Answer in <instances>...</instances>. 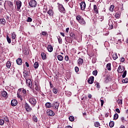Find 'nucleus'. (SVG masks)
I'll list each match as a JSON object with an SVG mask.
<instances>
[{"mask_svg":"<svg viewBox=\"0 0 128 128\" xmlns=\"http://www.w3.org/2000/svg\"><path fill=\"white\" fill-rule=\"evenodd\" d=\"M29 102L33 106H34L36 104V99L34 98H30L29 99Z\"/></svg>","mask_w":128,"mask_h":128,"instance_id":"1","label":"nucleus"},{"mask_svg":"<svg viewBox=\"0 0 128 128\" xmlns=\"http://www.w3.org/2000/svg\"><path fill=\"white\" fill-rule=\"evenodd\" d=\"M38 5V2L36 0H32L29 2V6H31V8H36Z\"/></svg>","mask_w":128,"mask_h":128,"instance_id":"2","label":"nucleus"},{"mask_svg":"<svg viewBox=\"0 0 128 128\" xmlns=\"http://www.w3.org/2000/svg\"><path fill=\"white\" fill-rule=\"evenodd\" d=\"M16 10L18 12H20V8H22V2L17 1L16 2Z\"/></svg>","mask_w":128,"mask_h":128,"instance_id":"3","label":"nucleus"},{"mask_svg":"<svg viewBox=\"0 0 128 128\" xmlns=\"http://www.w3.org/2000/svg\"><path fill=\"white\" fill-rule=\"evenodd\" d=\"M24 108L28 112H32V108L30 106V104L28 103H26L24 104Z\"/></svg>","mask_w":128,"mask_h":128,"instance_id":"4","label":"nucleus"},{"mask_svg":"<svg viewBox=\"0 0 128 128\" xmlns=\"http://www.w3.org/2000/svg\"><path fill=\"white\" fill-rule=\"evenodd\" d=\"M26 80L27 86H28L29 88H32V80H30V79H26Z\"/></svg>","mask_w":128,"mask_h":128,"instance_id":"5","label":"nucleus"},{"mask_svg":"<svg viewBox=\"0 0 128 128\" xmlns=\"http://www.w3.org/2000/svg\"><path fill=\"white\" fill-rule=\"evenodd\" d=\"M52 106L54 110H58V106H60V103L56 102L52 104Z\"/></svg>","mask_w":128,"mask_h":128,"instance_id":"6","label":"nucleus"},{"mask_svg":"<svg viewBox=\"0 0 128 128\" xmlns=\"http://www.w3.org/2000/svg\"><path fill=\"white\" fill-rule=\"evenodd\" d=\"M24 74V76L26 80L28 79V76H30V72L25 70L23 72Z\"/></svg>","mask_w":128,"mask_h":128,"instance_id":"7","label":"nucleus"},{"mask_svg":"<svg viewBox=\"0 0 128 128\" xmlns=\"http://www.w3.org/2000/svg\"><path fill=\"white\" fill-rule=\"evenodd\" d=\"M47 114L49 116H54V112L52 110H47Z\"/></svg>","mask_w":128,"mask_h":128,"instance_id":"8","label":"nucleus"},{"mask_svg":"<svg viewBox=\"0 0 128 128\" xmlns=\"http://www.w3.org/2000/svg\"><path fill=\"white\" fill-rule=\"evenodd\" d=\"M94 76H91L88 80V82L90 84H92L94 83Z\"/></svg>","mask_w":128,"mask_h":128,"instance_id":"9","label":"nucleus"},{"mask_svg":"<svg viewBox=\"0 0 128 128\" xmlns=\"http://www.w3.org/2000/svg\"><path fill=\"white\" fill-rule=\"evenodd\" d=\"M80 9L82 10H84V9L86 8V2H82L80 4Z\"/></svg>","mask_w":128,"mask_h":128,"instance_id":"10","label":"nucleus"},{"mask_svg":"<svg viewBox=\"0 0 128 128\" xmlns=\"http://www.w3.org/2000/svg\"><path fill=\"white\" fill-rule=\"evenodd\" d=\"M18 104V101L16 99L12 100L11 101V106H16Z\"/></svg>","mask_w":128,"mask_h":128,"instance_id":"11","label":"nucleus"},{"mask_svg":"<svg viewBox=\"0 0 128 128\" xmlns=\"http://www.w3.org/2000/svg\"><path fill=\"white\" fill-rule=\"evenodd\" d=\"M78 66H82L84 64V60L82 58H79L78 60Z\"/></svg>","mask_w":128,"mask_h":128,"instance_id":"12","label":"nucleus"},{"mask_svg":"<svg viewBox=\"0 0 128 128\" xmlns=\"http://www.w3.org/2000/svg\"><path fill=\"white\" fill-rule=\"evenodd\" d=\"M22 58H18L16 60V62L17 64H18V66H22Z\"/></svg>","mask_w":128,"mask_h":128,"instance_id":"13","label":"nucleus"},{"mask_svg":"<svg viewBox=\"0 0 128 128\" xmlns=\"http://www.w3.org/2000/svg\"><path fill=\"white\" fill-rule=\"evenodd\" d=\"M59 10L60 12H64L65 10L62 5H60L59 6Z\"/></svg>","mask_w":128,"mask_h":128,"instance_id":"14","label":"nucleus"},{"mask_svg":"<svg viewBox=\"0 0 128 128\" xmlns=\"http://www.w3.org/2000/svg\"><path fill=\"white\" fill-rule=\"evenodd\" d=\"M45 106L46 108H52V104L50 102H47L45 104Z\"/></svg>","mask_w":128,"mask_h":128,"instance_id":"15","label":"nucleus"},{"mask_svg":"<svg viewBox=\"0 0 128 128\" xmlns=\"http://www.w3.org/2000/svg\"><path fill=\"white\" fill-rule=\"evenodd\" d=\"M124 69L122 68V66H119L118 69V72H119L120 74H122V72H124Z\"/></svg>","mask_w":128,"mask_h":128,"instance_id":"16","label":"nucleus"},{"mask_svg":"<svg viewBox=\"0 0 128 128\" xmlns=\"http://www.w3.org/2000/svg\"><path fill=\"white\" fill-rule=\"evenodd\" d=\"M48 52H52L54 48H52V46L51 45H48Z\"/></svg>","mask_w":128,"mask_h":128,"instance_id":"17","label":"nucleus"},{"mask_svg":"<svg viewBox=\"0 0 128 128\" xmlns=\"http://www.w3.org/2000/svg\"><path fill=\"white\" fill-rule=\"evenodd\" d=\"M57 58L60 62H62V60H64V56H62V55H58L57 56Z\"/></svg>","mask_w":128,"mask_h":128,"instance_id":"18","label":"nucleus"},{"mask_svg":"<svg viewBox=\"0 0 128 128\" xmlns=\"http://www.w3.org/2000/svg\"><path fill=\"white\" fill-rule=\"evenodd\" d=\"M6 21L4 18H0V24H6Z\"/></svg>","mask_w":128,"mask_h":128,"instance_id":"19","label":"nucleus"},{"mask_svg":"<svg viewBox=\"0 0 128 128\" xmlns=\"http://www.w3.org/2000/svg\"><path fill=\"white\" fill-rule=\"evenodd\" d=\"M108 25H109L110 30H112V28H114V26L112 25V21L109 20Z\"/></svg>","mask_w":128,"mask_h":128,"instance_id":"20","label":"nucleus"},{"mask_svg":"<svg viewBox=\"0 0 128 128\" xmlns=\"http://www.w3.org/2000/svg\"><path fill=\"white\" fill-rule=\"evenodd\" d=\"M48 15L50 16H54V11H52V10L50 9L48 12Z\"/></svg>","mask_w":128,"mask_h":128,"instance_id":"21","label":"nucleus"},{"mask_svg":"<svg viewBox=\"0 0 128 128\" xmlns=\"http://www.w3.org/2000/svg\"><path fill=\"white\" fill-rule=\"evenodd\" d=\"M2 96L8 98V93L6 91H2Z\"/></svg>","mask_w":128,"mask_h":128,"instance_id":"22","label":"nucleus"},{"mask_svg":"<svg viewBox=\"0 0 128 128\" xmlns=\"http://www.w3.org/2000/svg\"><path fill=\"white\" fill-rule=\"evenodd\" d=\"M41 56L42 58V60H46V54L44 52H42L41 54Z\"/></svg>","mask_w":128,"mask_h":128,"instance_id":"23","label":"nucleus"},{"mask_svg":"<svg viewBox=\"0 0 128 128\" xmlns=\"http://www.w3.org/2000/svg\"><path fill=\"white\" fill-rule=\"evenodd\" d=\"M35 90H40V85L38 83H35L34 84Z\"/></svg>","mask_w":128,"mask_h":128,"instance_id":"24","label":"nucleus"},{"mask_svg":"<svg viewBox=\"0 0 128 128\" xmlns=\"http://www.w3.org/2000/svg\"><path fill=\"white\" fill-rule=\"evenodd\" d=\"M94 10L95 14H98V6H96V5L94 6Z\"/></svg>","mask_w":128,"mask_h":128,"instance_id":"25","label":"nucleus"},{"mask_svg":"<svg viewBox=\"0 0 128 128\" xmlns=\"http://www.w3.org/2000/svg\"><path fill=\"white\" fill-rule=\"evenodd\" d=\"M111 65L110 63H108L106 64V68L108 70H112V67L110 66Z\"/></svg>","mask_w":128,"mask_h":128,"instance_id":"26","label":"nucleus"},{"mask_svg":"<svg viewBox=\"0 0 128 128\" xmlns=\"http://www.w3.org/2000/svg\"><path fill=\"white\" fill-rule=\"evenodd\" d=\"M65 94L67 96H72V92H70V91H66L65 92Z\"/></svg>","mask_w":128,"mask_h":128,"instance_id":"27","label":"nucleus"},{"mask_svg":"<svg viewBox=\"0 0 128 128\" xmlns=\"http://www.w3.org/2000/svg\"><path fill=\"white\" fill-rule=\"evenodd\" d=\"M80 24H86V21H84V18H82V20H80V21H79Z\"/></svg>","mask_w":128,"mask_h":128,"instance_id":"28","label":"nucleus"},{"mask_svg":"<svg viewBox=\"0 0 128 128\" xmlns=\"http://www.w3.org/2000/svg\"><path fill=\"white\" fill-rule=\"evenodd\" d=\"M8 4L10 8H12L14 6V4H12V2L8 1Z\"/></svg>","mask_w":128,"mask_h":128,"instance_id":"29","label":"nucleus"},{"mask_svg":"<svg viewBox=\"0 0 128 128\" xmlns=\"http://www.w3.org/2000/svg\"><path fill=\"white\" fill-rule=\"evenodd\" d=\"M57 38L58 40V42L59 44H62V38H60V36H57Z\"/></svg>","mask_w":128,"mask_h":128,"instance_id":"30","label":"nucleus"},{"mask_svg":"<svg viewBox=\"0 0 128 128\" xmlns=\"http://www.w3.org/2000/svg\"><path fill=\"white\" fill-rule=\"evenodd\" d=\"M116 102H118L119 106H122V100L118 99L116 100Z\"/></svg>","mask_w":128,"mask_h":128,"instance_id":"31","label":"nucleus"},{"mask_svg":"<svg viewBox=\"0 0 128 128\" xmlns=\"http://www.w3.org/2000/svg\"><path fill=\"white\" fill-rule=\"evenodd\" d=\"M12 40H14L16 38V32H13L12 34Z\"/></svg>","mask_w":128,"mask_h":128,"instance_id":"32","label":"nucleus"},{"mask_svg":"<svg viewBox=\"0 0 128 128\" xmlns=\"http://www.w3.org/2000/svg\"><path fill=\"white\" fill-rule=\"evenodd\" d=\"M10 66H12L10 62V61H8L6 64V68H10Z\"/></svg>","mask_w":128,"mask_h":128,"instance_id":"33","label":"nucleus"},{"mask_svg":"<svg viewBox=\"0 0 128 128\" xmlns=\"http://www.w3.org/2000/svg\"><path fill=\"white\" fill-rule=\"evenodd\" d=\"M17 96L18 98H20V100H22V95H20L19 92H17Z\"/></svg>","mask_w":128,"mask_h":128,"instance_id":"34","label":"nucleus"},{"mask_svg":"<svg viewBox=\"0 0 128 128\" xmlns=\"http://www.w3.org/2000/svg\"><path fill=\"white\" fill-rule=\"evenodd\" d=\"M65 40L67 42H70V41H68V40H70V42H72V39L70 38V37H66Z\"/></svg>","mask_w":128,"mask_h":128,"instance_id":"35","label":"nucleus"},{"mask_svg":"<svg viewBox=\"0 0 128 128\" xmlns=\"http://www.w3.org/2000/svg\"><path fill=\"white\" fill-rule=\"evenodd\" d=\"M58 89L56 88H54L52 89V92L54 94H58Z\"/></svg>","mask_w":128,"mask_h":128,"instance_id":"36","label":"nucleus"},{"mask_svg":"<svg viewBox=\"0 0 128 128\" xmlns=\"http://www.w3.org/2000/svg\"><path fill=\"white\" fill-rule=\"evenodd\" d=\"M109 126L110 128H114V121H112L110 122Z\"/></svg>","mask_w":128,"mask_h":128,"instance_id":"37","label":"nucleus"},{"mask_svg":"<svg viewBox=\"0 0 128 128\" xmlns=\"http://www.w3.org/2000/svg\"><path fill=\"white\" fill-rule=\"evenodd\" d=\"M82 18L80 16H77L76 17V20L78 22L80 21V20Z\"/></svg>","mask_w":128,"mask_h":128,"instance_id":"38","label":"nucleus"},{"mask_svg":"<svg viewBox=\"0 0 128 128\" xmlns=\"http://www.w3.org/2000/svg\"><path fill=\"white\" fill-rule=\"evenodd\" d=\"M34 68H38V62H35L34 64Z\"/></svg>","mask_w":128,"mask_h":128,"instance_id":"39","label":"nucleus"},{"mask_svg":"<svg viewBox=\"0 0 128 128\" xmlns=\"http://www.w3.org/2000/svg\"><path fill=\"white\" fill-rule=\"evenodd\" d=\"M114 6L111 5L109 8L110 12H114Z\"/></svg>","mask_w":128,"mask_h":128,"instance_id":"40","label":"nucleus"},{"mask_svg":"<svg viewBox=\"0 0 128 128\" xmlns=\"http://www.w3.org/2000/svg\"><path fill=\"white\" fill-rule=\"evenodd\" d=\"M68 6L70 8H74V2H70L68 3Z\"/></svg>","mask_w":128,"mask_h":128,"instance_id":"41","label":"nucleus"},{"mask_svg":"<svg viewBox=\"0 0 128 128\" xmlns=\"http://www.w3.org/2000/svg\"><path fill=\"white\" fill-rule=\"evenodd\" d=\"M6 40H7V42L8 44H10L12 42V40H11L10 38V36H6Z\"/></svg>","mask_w":128,"mask_h":128,"instance_id":"42","label":"nucleus"},{"mask_svg":"<svg viewBox=\"0 0 128 128\" xmlns=\"http://www.w3.org/2000/svg\"><path fill=\"white\" fill-rule=\"evenodd\" d=\"M112 58L114 60H116L118 58V54H116V53L114 54L112 56Z\"/></svg>","mask_w":128,"mask_h":128,"instance_id":"43","label":"nucleus"},{"mask_svg":"<svg viewBox=\"0 0 128 128\" xmlns=\"http://www.w3.org/2000/svg\"><path fill=\"white\" fill-rule=\"evenodd\" d=\"M114 120H118V114L117 113L115 114L114 116Z\"/></svg>","mask_w":128,"mask_h":128,"instance_id":"44","label":"nucleus"},{"mask_svg":"<svg viewBox=\"0 0 128 128\" xmlns=\"http://www.w3.org/2000/svg\"><path fill=\"white\" fill-rule=\"evenodd\" d=\"M122 82H123V84H128V78H126L124 80H122Z\"/></svg>","mask_w":128,"mask_h":128,"instance_id":"45","label":"nucleus"},{"mask_svg":"<svg viewBox=\"0 0 128 128\" xmlns=\"http://www.w3.org/2000/svg\"><path fill=\"white\" fill-rule=\"evenodd\" d=\"M69 120H70V122H74V118L73 116H70Z\"/></svg>","mask_w":128,"mask_h":128,"instance_id":"46","label":"nucleus"},{"mask_svg":"<svg viewBox=\"0 0 128 128\" xmlns=\"http://www.w3.org/2000/svg\"><path fill=\"white\" fill-rule=\"evenodd\" d=\"M4 120L2 119H0V126H4Z\"/></svg>","mask_w":128,"mask_h":128,"instance_id":"47","label":"nucleus"},{"mask_svg":"<svg viewBox=\"0 0 128 128\" xmlns=\"http://www.w3.org/2000/svg\"><path fill=\"white\" fill-rule=\"evenodd\" d=\"M114 16L116 18H120V14L118 13H116Z\"/></svg>","mask_w":128,"mask_h":128,"instance_id":"48","label":"nucleus"},{"mask_svg":"<svg viewBox=\"0 0 128 128\" xmlns=\"http://www.w3.org/2000/svg\"><path fill=\"white\" fill-rule=\"evenodd\" d=\"M94 126L96 128H98V126H100V122H95L94 123Z\"/></svg>","mask_w":128,"mask_h":128,"instance_id":"49","label":"nucleus"},{"mask_svg":"<svg viewBox=\"0 0 128 128\" xmlns=\"http://www.w3.org/2000/svg\"><path fill=\"white\" fill-rule=\"evenodd\" d=\"M33 120L35 122H38V118H36V116H33Z\"/></svg>","mask_w":128,"mask_h":128,"instance_id":"50","label":"nucleus"},{"mask_svg":"<svg viewBox=\"0 0 128 128\" xmlns=\"http://www.w3.org/2000/svg\"><path fill=\"white\" fill-rule=\"evenodd\" d=\"M70 36L72 38H75V35L74 34L71 32L70 34Z\"/></svg>","mask_w":128,"mask_h":128,"instance_id":"51","label":"nucleus"},{"mask_svg":"<svg viewBox=\"0 0 128 128\" xmlns=\"http://www.w3.org/2000/svg\"><path fill=\"white\" fill-rule=\"evenodd\" d=\"M26 22H32V19L30 18V17H28L26 20Z\"/></svg>","mask_w":128,"mask_h":128,"instance_id":"52","label":"nucleus"},{"mask_svg":"<svg viewBox=\"0 0 128 128\" xmlns=\"http://www.w3.org/2000/svg\"><path fill=\"white\" fill-rule=\"evenodd\" d=\"M22 92L24 96H26V89L22 88Z\"/></svg>","mask_w":128,"mask_h":128,"instance_id":"53","label":"nucleus"},{"mask_svg":"<svg viewBox=\"0 0 128 128\" xmlns=\"http://www.w3.org/2000/svg\"><path fill=\"white\" fill-rule=\"evenodd\" d=\"M126 70H125V71H124L122 76L124 78H126Z\"/></svg>","mask_w":128,"mask_h":128,"instance_id":"54","label":"nucleus"},{"mask_svg":"<svg viewBox=\"0 0 128 128\" xmlns=\"http://www.w3.org/2000/svg\"><path fill=\"white\" fill-rule=\"evenodd\" d=\"M42 36H48V33L46 32H42Z\"/></svg>","mask_w":128,"mask_h":128,"instance_id":"55","label":"nucleus"},{"mask_svg":"<svg viewBox=\"0 0 128 128\" xmlns=\"http://www.w3.org/2000/svg\"><path fill=\"white\" fill-rule=\"evenodd\" d=\"M92 74L94 76H96L98 74V71L97 70H94L92 72Z\"/></svg>","mask_w":128,"mask_h":128,"instance_id":"56","label":"nucleus"},{"mask_svg":"<svg viewBox=\"0 0 128 128\" xmlns=\"http://www.w3.org/2000/svg\"><path fill=\"white\" fill-rule=\"evenodd\" d=\"M95 86H96L97 88H100V84H98V82H96Z\"/></svg>","mask_w":128,"mask_h":128,"instance_id":"57","label":"nucleus"},{"mask_svg":"<svg viewBox=\"0 0 128 128\" xmlns=\"http://www.w3.org/2000/svg\"><path fill=\"white\" fill-rule=\"evenodd\" d=\"M98 19L100 20L102 22V21L104 20V16H98Z\"/></svg>","mask_w":128,"mask_h":128,"instance_id":"58","label":"nucleus"},{"mask_svg":"<svg viewBox=\"0 0 128 128\" xmlns=\"http://www.w3.org/2000/svg\"><path fill=\"white\" fill-rule=\"evenodd\" d=\"M100 102H101V106H104V100H102V98L100 99Z\"/></svg>","mask_w":128,"mask_h":128,"instance_id":"59","label":"nucleus"},{"mask_svg":"<svg viewBox=\"0 0 128 128\" xmlns=\"http://www.w3.org/2000/svg\"><path fill=\"white\" fill-rule=\"evenodd\" d=\"M78 70H79L78 67L76 66L75 67V72H78Z\"/></svg>","mask_w":128,"mask_h":128,"instance_id":"60","label":"nucleus"},{"mask_svg":"<svg viewBox=\"0 0 128 128\" xmlns=\"http://www.w3.org/2000/svg\"><path fill=\"white\" fill-rule=\"evenodd\" d=\"M64 60H66V62H68V56H65Z\"/></svg>","mask_w":128,"mask_h":128,"instance_id":"61","label":"nucleus"},{"mask_svg":"<svg viewBox=\"0 0 128 128\" xmlns=\"http://www.w3.org/2000/svg\"><path fill=\"white\" fill-rule=\"evenodd\" d=\"M121 120L122 122H126V120H124V117L121 118Z\"/></svg>","mask_w":128,"mask_h":128,"instance_id":"62","label":"nucleus"},{"mask_svg":"<svg viewBox=\"0 0 128 128\" xmlns=\"http://www.w3.org/2000/svg\"><path fill=\"white\" fill-rule=\"evenodd\" d=\"M4 120L6 122H8V118L6 116L4 118Z\"/></svg>","mask_w":128,"mask_h":128,"instance_id":"63","label":"nucleus"},{"mask_svg":"<svg viewBox=\"0 0 128 128\" xmlns=\"http://www.w3.org/2000/svg\"><path fill=\"white\" fill-rule=\"evenodd\" d=\"M120 62H124V58H120Z\"/></svg>","mask_w":128,"mask_h":128,"instance_id":"64","label":"nucleus"}]
</instances>
